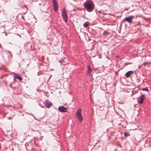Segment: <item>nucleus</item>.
Returning a JSON list of instances; mask_svg holds the SVG:
<instances>
[{
  "label": "nucleus",
  "instance_id": "1",
  "mask_svg": "<svg viewBox=\"0 0 151 151\" xmlns=\"http://www.w3.org/2000/svg\"><path fill=\"white\" fill-rule=\"evenodd\" d=\"M94 4L91 0L86 1L84 4V6L86 10L88 12H91L94 9Z\"/></svg>",
  "mask_w": 151,
  "mask_h": 151
},
{
  "label": "nucleus",
  "instance_id": "2",
  "mask_svg": "<svg viewBox=\"0 0 151 151\" xmlns=\"http://www.w3.org/2000/svg\"><path fill=\"white\" fill-rule=\"evenodd\" d=\"M76 114L79 121L81 122L83 119L81 114V109H78L76 112Z\"/></svg>",
  "mask_w": 151,
  "mask_h": 151
},
{
  "label": "nucleus",
  "instance_id": "3",
  "mask_svg": "<svg viewBox=\"0 0 151 151\" xmlns=\"http://www.w3.org/2000/svg\"><path fill=\"white\" fill-rule=\"evenodd\" d=\"M62 15L64 21L65 22H67L68 21V15L67 11L65 8L63 9Z\"/></svg>",
  "mask_w": 151,
  "mask_h": 151
},
{
  "label": "nucleus",
  "instance_id": "4",
  "mask_svg": "<svg viewBox=\"0 0 151 151\" xmlns=\"http://www.w3.org/2000/svg\"><path fill=\"white\" fill-rule=\"evenodd\" d=\"M134 18V17L132 16H129L128 17H126L124 21L128 22L129 23H131L132 22V19Z\"/></svg>",
  "mask_w": 151,
  "mask_h": 151
},
{
  "label": "nucleus",
  "instance_id": "5",
  "mask_svg": "<svg viewBox=\"0 0 151 151\" xmlns=\"http://www.w3.org/2000/svg\"><path fill=\"white\" fill-rule=\"evenodd\" d=\"M45 106L48 108H49L52 105V103L48 100L45 101L44 103Z\"/></svg>",
  "mask_w": 151,
  "mask_h": 151
},
{
  "label": "nucleus",
  "instance_id": "6",
  "mask_svg": "<svg viewBox=\"0 0 151 151\" xmlns=\"http://www.w3.org/2000/svg\"><path fill=\"white\" fill-rule=\"evenodd\" d=\"M58 109L59 111L62 112H65L66 111V108L65 107L63 106H60L58 107Z\"/></svg>",
  "mask_w": 151,
  "mask_h": 151
},
{
  "label": "nucleus",
  "instance_id": "7",
  "mask_svg": "<svg viewBox=\"0 0 151 151\" xmlns=\"http://www.w3.org/2000/svg\"><path fill=\"white\" fill-rule=\"evenodd\" d=\"M87 73L88 74V75L89 76L91 75V73L92 72V69H91L90 66L89 65H88L87 66Z\"/></svg>",
  "mask_w": 151,
  "mask_h": 151
},
{
  "label": "nucleus",
  "instance_id": "8",
  "mask_svg": "<svg viewBox=\"0 0 151 151\" xmlns=\"http://www.w3.org/2000/svg\"><path fill=\"white\" fill-rule=\"evenodd\" d=\"M14 77L15 78L19 80V81H21L22 80V78L17 74L15 73V75Z\"/></svg>",
  "mask_w": 151,
  "mask_h": 151
},
{
  "label": "nucleus",
  "instance_id": "9",
  "mask_svg": "<svg viewBox=\"0 0 151 151\" xmlns=\"http://www.w3.org/2000/svg\"><path fill=\"white\" fill-rule=\"evenodd\" d=\"M133 73V72L132 71H129L127 72L125 74V76L127 78L130 77V75Z\"/></svg>",
  "mask_w": 151,
  "mask_h": 151
},
{
  "label": "nucleus",
  "instance_id": "10",
  "mask_svg": "<svg viewBox=\"0 0 151 151\" xmlns=\"http://www.w3.org/2000/svg\"><path fill=\"white\" fill-rule=\"evenodd\" d=\"M145 98V97L144 95H142L141 96L140 99L139 101V103L140 104H142L143 103Z\"/></svg>",
  "mask_w": 151,
  "mask_h": 151
},
{
  "label": "nucleus",
  "instance_id": "11",
  "mask_svg": "<svg viewBox=\"0 0 151 151\" xmlns=\"http://www.w3.org/2000/svg\"><path fill=\"white\" fill-rule=\"evenodd\" d=\"M89 25V22H86L83 24V26L85 27H87Z\"/></svg>",
  "mask_w": 151,
  "mask_h": 151
},
{
  "label": "nucleus",
  "instance_id": "12",
  "mask_svg": "<svg viewBox=\"0 0 151 151\" xmlns=\"http://www.w3.org/2000/svg\"><path fill=\"white\" fill-rule=\"evenodd\" d=\"M53 6H56L58 5V3L56 0H53Z\"/></svg>",
  "mask_w": 151,
  "mask_h": 151
},
{
  "label": "nucleus",
  "instance_id": "13",
  "mask_svg": "<svg viewBox=\"0 0 151 151\" xmlns=\"http://www.w3.org/2000/svg\"><path fill=\"white\" fill-rule=\"evenodd\" d=\"M124 135L125 137H127L129 135V132H126L124 133Z\"/></svg>",
  "mask_w": 151,
  "mask_h": 151
},
{
  "label": "nucleus",
  "instance_id": "14",
  "mask_svg": "<svg viewBox=\"0 0 151 151\" xmlns=\"http://www.w3.org/2000/svg\"><path fill=\"white\" fill-rule=\"evenodd\" d=\"M54 9L55 11H57L58 9V5L56 6H53Z\"/></svg>",
  "mask_w": 151,
  "mask_h": 151
},
{
  "label": "nucleus",
  "instance_id": "15",
  "mask_svg": "<svg viewBox=\"0 0 151 151\" xmlns=\"http://www.w3.org/2000/svg\"><path fill=\"white\" fill-rule=\"evenodd\" d=\"M142 90L143 91H149L148 88L147 87L142 88Z\"/></svg>",
  "mask_w": 151,
  "mask_h": 151
},
{
  "label": "nucleus",
  "instance_id": "16",
  "mask_svg": "<svg viewBox=\"0 0 151 151\" xmlns=\"http://www.w3.org/2000/svg\"><path fill=\"white\" fill-rule=\"evenodd\" d=\"M64 61V60L62 58L59 61V62L60 63H61L62 62H63Z\"/></svg>",
  "mask_w": 151,
  "mask_h": 151
},
{
  "label": "nucleus",
  "instance_id": "17",
  "mask_svg": "<svg viewBox=\"0 0 151 151\" xmlns=\"http://www.w3.org/2000/svg\"><path fill=\"white\" fill-rule=\"evenodd\" d=\"M148 63L147 62H146L144 63H143L142 65H145L147 63Z\"/></svg>",
  "mask_w": 151,
  "mask_h": 151
},
{
  "label": "nucleus",
  "instance_id": "18",
  "mask_svg": "<svg viewBox=\"0 0 151 151\" xmlns=\"http://www.w3.org/2000/svg\"><path fill=\"white\" fill-rule=\"evenodd\" d=\"M8 119H12V117H8Z\"/></svg>",
  "mask_w": 151,
  "mask_h": 151
},
{
  "label": "nucleus",
  "instance_id": "19",
  "mask_svg": "<svg viewBox=\"0 0 151 151\" xmlns=\"http://www.w3.org/2000/svg\"><path fill=\"white\" fill-rule=\"evenodd\" d=\"M24 6L26 8H27V6Z\"/></svg>",
  "mask_w": 151,
  "mask_h": 151
},
{
  "label": "nucleus",
  "instance_id": "20",
  "mask_svg": "<svg viewBox=\"0 0 151 151\" xmlns=\"http://www.w3.org/2000/svg\"><path fill=\"white\" fill-rule=\"evenodd\" d=\"M1 69V68H0V70Z\"/></svg>",
  "mask_w": 151,
  "mask_h": 151
}]
</instances>
